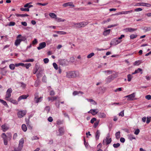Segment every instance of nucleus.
<instances>
[{"mask_svg":"<svg viewBox=\"0 0 151 151\" xmlns=\"http://www.w3.org/2000/svg\"><path fill=\"white\" fill-rule=\"evenodd\" d=\"M12 135L10 133H7L6 135L5 133H3L2 134V137L3 138L4 144L5 145H7L8 144L7 140H10L12 138Z\"/></svg>","mask_w":151,"mask_h":151,"instance_id":"f257e3e1","label":"nucleus"},{"mask_svg":"<svg viewBox=\"0 0 151 151\" xmlns=\"http://www.w3.org/2000/svg\"><path fill=\"white\" fill-rule=\"evenodd\" d=\"M66 74V76L68 78H73L78 76L79 75L78 72L75 71L67 72Z\"/></svg>","mask_w":151,"mask_h":151,"instance_id":"f03ea898","label":"nucleus"},{"mask_svg":"<svg viewBox=\"0 0 151 151\" xmlns=\"http://www.w3.org/2000/svg\"><path fill=\"white\" fill-rule=\"evenodd\" d=\"M24 142V139L22 138L19 141L18 146L17 148L14 149V151H21L23 147Z\"/></svg>","mask_w":151,"mask_h":151,"instance_id":"7ed1b4c3","label":"nucleus"},{"mask_svg":"<svg viewBox=\"0 0 151 151\" xmlns=\"http://www.w3.org/2000/svg\"><path fill=\"white\" fill-rule=\"evenodd\" d=\"M12 92V90L10 88L8 89L6 92V93L5 95V99L8 101L11 99L10 97L11 96V93Z\"/></svg>","mask_w":151,"mask_h":151,"instance_id":"20e7f679","label":"nucleus"},{"mask_svg":"<svg viewBox=\"0 0 151 151\" xmlns=\"http://www.w3.org/2000/svg\"><path fill=\"white\" fill-rule=\"evenodd\" d=\"M122 42V40H118L117 38H115L113 39L110 42L111 45H115Z\"/></svg>","mask_w":151,"mask_h":151,"instance_id":"39448f33","label":"nucleus"},{"mask_svg":"<svg viewBox=\"0 0 151 151\" xmlns=\"http://www.w3.org/2000/svg\"><path fill=\"white\" fill-rule=\"evenodd\" d=\"M135 96V93H133L131 94L125 96V97L127 98V100L128 101H133L134 100Z\"/></svg>","mask_w":151,"mask_h":151,"instance_id":"423d86ee","label":"nucleus"},{"mask_svg":"<svg viewBox=\"0 0 151 151\" xmlns=\"http://www.w3.org/2000/svg\"><path fill=\"white\" fill-rule=\"evenodd\" d=\"M26 111L25 110L21 111L18 112L17 115L19 118H21L26 114Z\"/></svg>","mask_w":151,"mask_h":151,"instance_id":"0eeeda50","label":"nucleus"},{"mask_svg":"<svg viewBox=\"0 0 151 151\" xmlns=\"http://www.w3.org/2000/svg\"><path fill=\"white\" fill-rule=\"evenodd\" d=\"M133 12V10H131L129 11H122L116 13L115 14V15H118L120 14H127L129 13H131Z\"/></svg>","mask_w":151,"mask_h":151,"instance_id":"6e6552de","label":"nucleus"},{"mask_svg":"<svg viewBox=\"0 0 151 151\" xmlns=\"http://www.w3.org/2000/svg\"><path fill=\"white\" fill-rule=\"evenodd\" d=\"M60 64L63 66H65L68 64V61L65 59H61L59 61Z\"/></svg>","mask_w":151,"mask_h":151,"instance_id":"1a4fd4ad","label":"nucleus"},{"mask_svg":"<svg viewBox=\"0 0 151 151\" xmlns=\"http://www.w3.org/2000/svg\"><path fill=\"white\" fill-rule=\"evenodd\" d=\"M137 29H134L130 27H127L124 29V30L126 32H132L137 30Z\"/></svg>","mask_w":151,"mask_h":151,"instance_id":"9d476101","label":"nucleus"},{"mask_svg":"<svg viewBox=\"0 0 151 151\" xmlns=\"http://www.w3.org/2000/svg\"><path fill=\"white\" fill-rule=\"evenodd\" d=\"M46 46V43L45 42H43L40 43L39 45V46L37 47V49L38 50L45 48Z\"/></svg>","mask_w":151,"mask_h":151,"instance_id":"9b49d317","label":"nucleus"},{"mask_svg":"<svg viewBox=\"0 0 151 151\" xmlns=\"http://www.w3.org/2000/svg\"><path fill=\"white\" fill-rule=\"evenodd\" d=\"M59 133L57 134V136H61L64 134L65 132V130L64 128L63 127H61L59 128L58 130Z\"/></svg>","mask_w":151,"mask_h":151,"instance_id":"f8f14e48","label":"nucleus"},{"mask_svg":"<svg viewBox=\"0 0 151 151\" xmlns=\"http://www.w3.org/2000/svg\"><path fill=\"white\" fill-rule=\"evenodd\" d=\"M63 6L64 7H66L68 6H72L73 7L75 6L73 5V3L71 2H68L64 3L63 4Z\"/></svg>","mask_w":151,"mask_h":151,"instance_id":"ddd939ff","label":"nucleus"},{"mask_svg":"<svg viewBox=\"0 0 151 151\" xmlns=\"http://www.w3.org/2000/svg\"><path fill=\"white\" fill-rule=\"evenodd\" d=\"M97 109H91L88 112L89 113H91L93 115H95L98 113V111H97Z\"/></svg>","mask_w":151,"mask_h":151,"instance_id":"4468645a","label":"nucleus"},{"mask_svg":"<svg viewBox=\"0 0 151 151\" xmlns=\"http://www.w3.org/2000/svg\"><path fill=\"white\" fill-rule=\"evenodd\" d=\"M97 115L99 118H105L106 117V114L104 113H98Z\"/></svg>","mask_w":151,"mask_h":151,"instance_id":"2eb2a0df","label":"nucleus"},{"mask_svg":"<svg viewBox=\"0 0 151 151\" xmlns=\"http://www.w3.org/2000/svg\"><path fill=\"white\" fill-rule=\"evenodd\" d=\"M28 96V95H24L21 96L18 98V101H19L22 99H26Z\"/></svg>","mask_w":151,"mask_h":151,"instance_id":"dca6fc26","label":"nucleus"},{"mask_svg":"<svg viewBox=\"0 0 151 151\" xmlns=\"http://www.w3.org/2000/svg\"><path fill=\"white\" fill-rule=\"evenodd\" d=\"M114 78V76L112 75L108 77L106 79V81L107 83H109L113 80Z\"/></svg>","mask_w":151,"mask_h":151,"instance_id":"f3484780","label":"nucleus"},{"mask_svg":"<svg viewBox=\"0 0 151 151\" xmlns=\"http://www.w3.org/2000/svg\"><path fill=\"white\" fill-rule=\"evenodd\" d=\"M111 141V138H110L109 139H104L103 141V144H105V142H106L107 145H108L109 144Z\"/></svg>","mask_w":151,"mask_h":151,"instance_id":"a211bd4d","label":"nucleus"},{"mask_svg":"<svg viewBox=\"0 0 151 151\" xmlns=\"http://www.w3.org/2000/svg\"><path fill=\"white\" fill-rule=\"evenodd\" d=\"M100 132L99 130H97L95 134V138L96 140H98L99 137Z\"/></svg>","mask_w":151,"mask_h":151,"instance_id":"6ab92c4d","label":"nucleus"},{"mask_svg":"<svg viewBox=\"0 0 151 151\" xmlns=\"http://www.w3.org/2000/svg\"><path fill=\"white\" fill-rule=\"evenodd\" d=\"M42 97H40V98H37L34 99V100L36 103L40 102L42 100Z\"/></svg>","mask_w":151,"mask_h":151,"instance_id":"aec40b11","label":"nucleus"},{"mask_svg":"<svg viewBox=\"0 0 151 151\" xmlns=\"http://www.w3.org/2000/svg\"><path fill=\"white\" fill-rule=\"evenodd\" d=\"M142 70L141 68H138L137 70H135L134 72L132 73V75L135 74L137 73H139V72H141V74H142Z\"/></svg>","mask_w":151,"mask_h":151,"instance_id":"412c9836","label":"nucleus"},{"mask_svg":"<svg viewBox=\"0 0 151 151\" xmlns=\"http://www.w3.org/2000/svg\"><path fill=\"white\" fill-rule=\"evenodd\" d=\"M110 29L105 30L103 32V35L104 36H107L110 33Z\"/></svg>","mask_w":151,"mask_h":151,"instance_id":"4be33fe9","label":"nucleus"},{"mask_svg":"<svg viewBox=\"0 0 151 151\" xmlns=\"http://www.w3.org/2000/svg\"><path fill=\"white\" fill-rule=\"evenodd\" d=\"M2 129L4 132H5L8 129L9 127L5 124L1 126Z\"/></svg>","mask_w":151,"mask_h":151,"instance_id":"5701e85b","label":"nucleus"},{"mask_svg":"<svg viewBox=\"0 0 151 151\" xmlns=\"http://www.w3.org/2000/svg\"><path fill=\"white\" fill-rule=\"evenodd\" d=\"M86 99L88 101L92 103L93 105L97 104L96 102L92 99Z\"/></svg>","mask_w":151,"mask_h":151,"instance_id":"b1692460","label":"nucleus"},{"mask_svg":"<svg viewBox=\"0 0 151 151\" xmlns=\"http://www.w3.org/2000/svg\"><path fill=\"white\" fill-rule=\"evenodd\" d=\"M21 42V41L20 40V39H17L14 42V44L16 46H17L18 45H20Z\"/></svg>","mask_w":151,"mask_h":151,"instance_id":"393cba45","label":"nucleus"},{"mask_svg":"<svg viewBox=\"0 0 151 151\" xmlns=\"http://www.w3.org/2000/svg\"><path fill=\"white\" fill-rule=\"evenodd\" d=\"M57 98V97L56 96L54 97H50L48 98V99L49 101H53L54 100H56Z\"/></svg>","mask_w":151,"mask_h":151,"instance_id":"a878e982","label":"nucleus"},{"mask_svg":"<svg viewBox=\"0 0 151 151\" xmlns=\"http://www.w3.org/2000/svg\"><path fill=\"white\" fill-rule=\"evenodd\" d=\"M74 24L76 26V27L78 28H80L83 27L82 26V22L78 23H74Z\"/></svg>","mask_w":151,"mask_h":151,"instance_id":"bb28decb","label":"nucleus"},{"mask_svg":"<svg viewBox=\"0 0 151 151\" xmlns=\"http://www.w3.org/2000/svg\"><path fill=\"white\" fill-rule=\"evenodd\" d=\"M120 131H118L116 133H115L116 138L117 139H119L120 138Z\"/></svg>","mask_w":151,"mask_h":151,"instance_id":"cd10ccee","label":"nucleus"},{"mask_svg":"<svg viewBox=\"0 0 151 151\" xmlns=\"http://www.w3.org/2000/svg\"><path fill=\"white\" fill-rule=\"evenodd\" d=\"M129 139L130 140H132L133 139H135V138L131 134H129L128 135Z\"/></svg>","mask_w":151,"mask_h":151,"instance_id":"c85d7f7f","label":"nucleus"},{"mask_svg":"<svg viewBox=\"0 0 151 151\" xmlns=\"http://www.w3.org/2000/svg\"><path fill=\"white\" fill-rule=\"evenodd\" d=\"M8 101H9L15 104H18V102L16 101L13 100L11 98L9 99Z\"/></svg>","mask_w":151,"mask_h":151,"instance_id":"c756f323","label":"nucleus"},{"mask_svg":"<svg viewBox=\"0 0 151 151\" xmlns=\"http://www.w3.org/2000/svg\"><path fill=\"white\" fill-rule=\"evenodd\" d=\"M132 75V74H128L127 75V80L128 81H130L132 80V79L133 78V76Z\"/></svg>","mask_w":151,"mask_h":151,"instance_id":"7c9ffc66","label":"nucleus"},{"mask_svg":"<svg viewBox=\"0 0 151 151\" xmlns=\"http://www.w3.org/2000/svg\"><path fill=\"white\" fill-rule=\"evenodd\" d=\"M55 32L60 35H65L66 34V32H65L61 31H55Z\"/></svg>","mask_w":151,"mask_h":151,"instance_id":"2f4dec72","label":"nucleus"},{"mask_svg":"<svg viewBox=\"0 0 151 151\" xmlns=\"http://www.w3.org/2000/svg\"><path fill=\"white\" fill-rule=\"evenodd\" d=\"M22 128L24 132H26L27 130V127L25 124H23L22 125Z\"/></svg>","mask_w":151,"mask_h":151,"instance_id":"473e14b6","label":"nucleus"},{"mask_svg":"<svg viewBox=\"0 0 151 151\" xmlns=\"http://www.w3.org/2000/svg\"><path fill=\"white\" fill-rule=\"evenodd\" d=\"M49 15L50 17H51L54 18H56V15L53 13H50L49 14Z\"/></svg>","mask_w":151,"mask_h":151,"instance_id":"72a5a7b5","label":"nucleus"},{"mask_svg":"<svg viewBox=\"0 0 151 151\" xmlns=\"http://www.w3.org/2000/svg\"><path fill=\"white\" fill-rule=\"evenodd\" d=\"M141 4H142V6H146L149 7L151 6L150 4L149 3L142 2V3Z\"/></svg>","mask_w":151,"mask_h":151,"instance_id":"f704fd0d","label":"nucleus"},{"mask_svg":"<svg viewBox=\"0 0 151 151\" xmlns=\"http://www.w3.org/2000/svg\"><path fill=\"white\" fill-rule=\"evenodd\" d=\"M142 29L146 31H148L150 30H151V28L150 27H144L143 28H142Z\"/></svg>","mask_w":151,"mask_h":151,"instance_id":"c9c22d12","label":"nucleus"},{"mask_svg":"<svg viewBox=\"0 0 151 151\" xmlns=\"http://www.w3.org/2000/svg\"><path fill=\"white\" fill-rule=\"evenodd\" d=\"M141 63V62L140 60L136 61L134 63V65H139Z\"/></svg>","mask_w":151,"mask_h":151,"instance_id":"e433bc0d","label":"nucleus"},{"mask_svg":"<svg viewBox=\"0 0 151 151\" xmlns=\"http://www.w3.org/2000/svg\"><path fill=\"white\" fill-rule=\"evenodd\" d=\"M39 67L37 65V64H36L35 65V70L33 72V73L34 74H35L37 71H38L39 69Z\"/></svg>","mask_w":151,"mask_h":151,"instance_id":"4c0bfd02","label":"nucleus"},{"mask_svg":"<svg viewBox=\"0 0 151 151\" xmlns=\"http://www.w3.org/2000/svg\"><path fill=\"white\" fill-rule=\"evenodd\" d=\"M31 64L30 63H26L24 64V65L23 67H25L27 69H28L29 67L31 66Z\"/></svg>","mask_w":151,"mask_h":151,"instance_id":"58836bf2","label":"nucleus"},{"mask_svg":"<svg viewBox=\"0 0 151 151\" xmlns=\"http://www.w3.org/2000/svg\"><path fill=\"white\" fill-rule=\"evenodd\" d=\"M15 67V65L13 64H10L9 65V67L12 70H13L14 69Z\"/></svg>","mask_w":151,"mask_h":151,"instance_id":"ea45409f","label":"nucleus"},{"mask_svg":"<svg viewBox=\"0 0 151 151\" xmlns=\"http://www.w3.org/2000/svg\"><path fill=\"white\" fill-rule=\"evenodd\" d=\"M56 21L58 22H63L65 21V19H62L61 18H56Z\"/></svg>","mask_w":151,"mask_h":151,"instance_id":"a19ab883","label":"nucleus"},{"mask_svg":"<svg viewBox=\"0 0 151 151\" xmlns=\"http://www.w3.org/2000/svg\"><path fill=\"white\" fill-rule=\"evenodd\" d=\"M0 102H1L3 105L5 106H8L6 102L0 99Z\"/></svg>","mask_w":151,"mask_h":151,"instance_id":"79ce46f5","label":"nucleus"},{"mask_svg":"<svg viewBox=\"0 0 151 151\" xmlns=\"http://www.w3.org/2000/svg\"><path fill=\"white\" fill-rule=\"evenodd\" d=\"M53 65L54 67V68H55V69L57 70L58 69V65L57 64L55 63H53Z\"/></svg>","mask_w":151,"mask_h":151,"instance_id":"37998d69","label":"nucleus"},{"mask_svg":"<svg viewBox=\"0 0 151 151\" xmlns=\"http://www.w3.org/2000/svg\"><path fill=\"white\" fill-rule=\"evenodd\" d=\"M50 110V107L49 106H46L45 109V111H46L47 113H48Z\"/></svg>","mask_w":151,"mask_h":151,"instance_id":"c03bdc74","label":"nucleus"},{"mask_svg":"<svg viewBox=\"0 0 151 151\" xmlns=\"http://www.w3.org/2000/svg\"><path fill=\"white\" fill-rule=\"evenodd\" d=\"M94 55V54L93 52H92L89 54L87 56V58H91L92 56Z\"/></svg>","mask_w":151,"mask_h":151,"instance_id":"a18cd8bd","label":"nucleus"},{"mask_svg":"<svg viewBox=\"0 0 151 151\" xmlns=\"http://www.w3.org/2000/svg\"><path fill=\"white\" fill-rule=\"evenodd\" d=\"M15 24V23L14 22H10L7 25L9 26H14Z\"/></svg>","mask_w":151,"mask_h":151,"instance_id":"49530a36","label":"nucleus"},{"mask_svg":"<svg viewBox=\"0 0 151 151\" xmlns=\"http://www.w3.org/2000/svg\"><path fill=\"white\" fill-rule=\"evenodd\" d=\"M20 10L22 11H27L28 12L29 11V9L28 8H21Z\"/></svg>","mask_w":151,"mask_h":151,"instance_id":"de8ad7c7","label":"nucleus"},{"mask_svg":"<svg viewBox=\"0 0 151 151\" xmlns=\"http://www.w3.org/2000/svg\"><path fill=\"white\" fill-rule=\"evenodd\" d=\"M137 35H136L132 34L130 35V39H133L137 37Z\"/></svg>","mask_w":151,"mask_h":151,"instance_id":"09e8293b","label":"nucleus"},{"mask_svg":"<svg viewBox=\"0 0 151 151\" xmlns=\"http://www.w3.org/2000/svg\"><path fill=\"white\" fill-rule=\"evenodd\" d=\"M120 145V144L119 143L116 144H114L113 145V146L114 148H117L119 147Z\"/></svg>","mask_w":151,"mask_h":151,"instance_id":"8fccbe9b","label":"nucleus"},{"mask_svg":"<svg viewBox=\"0 0 151 151\" xmlns=\"http://www.w3.org/2000/svg\"><path fill=\"white\" fill-rule=\"evenodd\" d=\"M81 22L82 24V26L83 27H84L88 24V23L87 22Z\"/></svg>","mask_w":151,"mask_h":151,"instance_id":"3c124183","label":"nucleus"},{"mask_svg":"<svg viewBox=\"0 0 151 151\" xmlns=\"http://www.w3.org/2000/svg\"><path fill=\"white\" fill-rule=\"evenodd\" d=\"M118 25L117 24H112L111 25H109L108 26L107 28H110L112 27H116Z\"/></svg>","mask_w":151,"mask_h":151,"instance_id":"603ef678","label":"nucleus"},{"mask_svg":"<svg viewBox=\"0 0 151 151\" xmlns=\"http://www.w3.org/2000/svg\"><path fill=\"white\" fill-rule=\"evenodd\" d=\"M139 132L140 130L139 129H137L134 132V134L136 135H138L139 133Z\"/></svg>","mask_w":151,"mask_h":151,"instance_id":"864d4df0","label":"nucleus"},{"mask_svg":"<svg viewBox=\"0 0 151 151\" xmlns=\"http://www.w3.org/2000/svg\"><path fill=\"white\" fill-rule=\"evenodd\" d=\"M34 61V59H30L26 60L25 61H24V62H32Z\"/></svg>","mask_w":151,"mask_h":151,"instance_id":"5fc2aeb1","label":"nucleus"},{"mask_svg":"<svg viewBox=\"0 0 151 151\" xmlns=\"http://www.w3.org/2000/svg\"><path fill=\"white\" fill-rule=\"evenodd\" d=\"M146 99H148V100H150L151 99V96L150 95H148L146 96H145Z\"/></svg>","mask_w":151,"mask_h":151,"instance_id":"6e6d98bb","label":"nucleus"},{"mask_svg":"<svg viewBox=\"0 0 151 151\" xmlns=\"http://www.w3.org/2000/svg\"><path fill=\"white\" fill-rule=\"evenodd\" d=\"M39 138L37 137V136H34L32 137L31 138V139L32 140H35L36 139H39Z\"/></svg>","mask_w":151,"mask_h":151,"instance_id":"4d7b16f0","label":"nucleus"},{"mask_svg":"<svg viewBox=\"0 0 151 151\" xmlns=\"http://www.w3.org/2000/svg\"><path fill=\"white\" fill-rule=\"evenodd\" d=\"M119 115V116H121L122 117L124 116V110L120 112Z\"/></svg>","mask_w":151,"mask_h":151,"instance_id":"13d9d810","label":"nucleus"},{"mask_svg":"<svg viewBox=\"0 0 151 151\" xmlns=\"http://www.w3.org/2000/svg\"><path fill=\"white\" fill-rule=\"evenodd\" d=\"M43 61L45 63H48L49 60L47 58H45L44 59Z\"/></svg>","mask_w":151,"mask_h":151,"instance_id":"bf43d9fd","label":"nucleus"},{"mask_svg":"<svg viewBox=\"0 0 151 151\" xmlns=\"http://www.w3.org/2000/svg\"><path fill=\"white\" fill-rule=\"evenodd\" d=\"M21 42L22 41H25L26 40V39L25 37L22 36L21 37V39H20Z\"/></svg>","mask_w":151,"mask_h":151,"instance_id":"052dcab7","label":"nucleus"},{"mask_svg":"<svg viewBox=\"0 0 151 151\" xmlns=\"http://www.w3.org/2000/svg\"><path fill=\"white\" fill-rule=\"evenodd\" d=\"M47 4H48V3H45L42 4V3H37V5H42L43 6H46L47 5Z\"/></svg>","mask_w":151,"mask_h":151,"instance_id":"680f3d73","label":"nucleus"},{"mask_svg":"<svg viewBox=\"0 0 151 151\" xmlns=\"http://www.w3.org/2000/svg\"><path fill=\"white\" fill-rule=\"evenodd\" d=\"M96 118H93L91 120V123L93 124L95 121H96Z\"/></svg>","mask_w":151,"mask_h":151,"instance_id":"e2e57ef3","label":"nucleus"},{"mask_svg":"<svg viewBox=\"0 0 151 151\" xmlns=\"http://www.w3.org/2000/svg\"><path fill=\"white\" fill-rule=\"evenodd\" d=\"M142 9L140 8L135 9H134L135 11L136 12L140 11H142Z\"/></svg>","mask_w":151,"mask_h":151,"instance_id":"0e129e2a","label":"nucleus"},{"mask_svg":"<svg viewBox=\"0 0 151 151\" xmlns=\"http://www.w3.org/2000/svg\"><path fill=\"white\" fill-rule=\"evenodd\" d=\"M105 73L110 74L112 73V71L109 70H106L104 71Z\"/></svg>","mask_w":151,"mask_h":151,"instance_id":"69168bd1","label":"nucleus"},{"mask_svg":"<svg viewBox=\"0 0 151 151\" xmlns=\"http://www.w3.org/2000/svg\"><path fill=\"white\" fill-rule=\"evenodd\" d=\"M37 42V41L36 39H35L34 40L32 41V44L33 45H35L36 44Z\"/></svg>","mask_w":151,"mask_h":151,"instance_id":"338daca9","label":"nucleus"},{"mask_svg":"<svg viewBox=\"0 0 151 151\" xmlns=\"http://www.w3.org/2000/svg\"><path fill=\"white\" fill-rule=\"evenodd\" d=\"M99 123V121L95 122L94 124L93 125V127L94 128H96V127L97 126V125H98Z\"/></svg>","mask_w":151,"mask_h":151,"instance_id":"774afa93","label":"nucleus"}]
</instances>
